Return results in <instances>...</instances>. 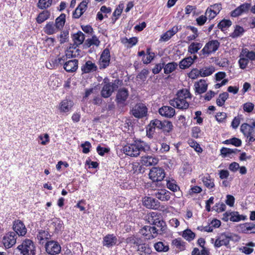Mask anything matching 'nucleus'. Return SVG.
Here are the masks:
<instances>
[{
    "mask_svg": "<svg viewBox=\"0 0 255 255\" xmlns=\"http://www.w3.org/2000/svg\"><path fill=\"white\" fill-rule=\"evenodd\" d=\"M122 150L126 155L131 157H137L141 152H146L150 150L149 145L144 141L135 140L132 143H128L123 147Z\"/></svg>",
    "mask_w": 255,
    "mask_h": 255,
    "instance_id": "nucleus-1",
    "label": "nucleus"
},
{
    "mask_svg": "<svg viewBox=\"0 0 255 255\" xmlns=\"http://www.w3.org/2000/svg\"><path fill=\"white\" fill-rule=\"evenodd\" d=\"M192 96L189 90L187 89H182L179 90L176 97L169 101L171 106L180 110H186L189 107V104L186 99H191Z\"/></svg>",
    "mask_w": 255,
    "mask_h": 255,
    "instance_id": "nucleus-2",
    "label": "nucleus"
},
{
    "mask_svg": "<svg viewBox=\"0 0 255 255\" xmlns=\"http://www.w3.org/2000/svg\"><path fill=\"white\" fill-rule=\"evenodd\" d=\"M148 222L154 225V227L159 228V232H162L166 230L165 222L163 220L161 214L157 212H152L149 213L147 216Z\"/></svg>",
    "mask_w": 255,
    "mask_h": 255,
    "instance_id": "nucleus-3",
    "label": "nucleus"
},
{
    "mask_svg": "<svg viewBox=\"0 0 255 255\" xmlns=\"http://www.w3.org/2000/svg\"><path fill=\"white\" fill-rule=\"evenodd\" d=\"M17 250L22 255H35L36 247L33 242L30 239L23 240L21 244L18 246Z\"/></svg>",
    "mask_w": 255,
    "mask_h": 255,
    "instance_id": "nucleus-4",
    "label": "nucleus"
},
{
    "mask_svg": "<svg viewBox=\"0 0 255 255\" xmlns=\"http://www.w3.org/2000/svg\"><path fill=\"white\" fill-rule=\"evenodd\" d=\"M165 172L163 169L161 167H152L149 172V178L152 180V187L156 185V182L162 181L165 177Z\"/></svg>",
    "mask_w": 255,
    "mask_h": 255,
    "instance_id": "nucleus-5",
    "label": "nucleus"
},
{
    "mask_svg": "<svg viewBox=\"0 0 255 255\" xmlns=\"http://www.w3.org/2000/svg\"><path fill=\"white\" fill-rule=\"evenodd\" d=\"M220 46V42L216 40H212L207 42L201 51V55L207 57L212 53H215Z\"/></svg>",
    "mask_w": 255,
    "mask_h": 255,
    "instance_id": "nucleus-6",
    "label": "nucleus"
},
{
    "mask_svg": "<svg viewBox=\"0 0 255 255\" xmlns=\"http://www.w3.org/2000/svg\"><path fill=\"white\" fill-rule=\"evenodd\" d=\"M107 80L104 79V85L101 91V95L105 98L110 97L114 91L118 88L117 83L109 82L107 81Z\"/></svg>",
    "mask_w": 255,
    "mask_h": 255,
    "instance_id": "nucleus-7",
    "label": "nucleus"
},
{
    "mask_svg": "<svg viewBox=\"0 0 255 255\" xmlns=\"http://www.w3.org/2000/svg\"><path fill=\"white\" fill-rule=\"evenodd\" d=\"M140 233L144 236L146 239H151L156 237L157 234H161L159 232V230L155 227H151L150 226H145L140 231Z\"/></svg>",
    "mask_w": 255,
    "mask_h": 255,
    "instance_id": "nucleus-8",
    "label": "nucleus"
},
{
    "mask_svg": "<svg viewBox=\"0 0 255 255\" xmlns=\"http://www.w3.org/2000/svg\"><path fill=\"white\" fill-rule=\"evenodd\" d=\"M131 112L132 115L135 118L141 119L146 116L147 108L144 104L138 103L132 108Z\"/></svg>",
    "mask_w": 255,
    "mask_h": 255,
    "instance_id": "nucleus-9",
    "label": "nucleus"
},
{
    "mask_svg": "<svg viewBox=\"0 0 255 255\" xmlns=\"http://www.w3.org/2000/svg\"><path fill=\"white\" fill-rule=\"evenodd\" d=\"M17 235L15 232H9L2 237V244L6 249L12 247L16 243Z\"/></svg>",
    "mask_w": 255,
    "mask_h": 255,
    "instance_id": "nucleus-10",
    "label": "nucleus"
},
{
    "mask_svg": "<svg viewBox=\"0 0 255 255\" xmlns=\"http://www.w3.org/2000/svg\"><path fill=\"white\" fill-rule=\"evenodd\" d=\"M110 57V50L108 48H105L103 51L98 62L100 69H106L109 65Z\"/></svg>",
    "mask_w": 255,
    "mask_h": 255,
    "instance_id": "nucleus-11",
    "label": "nucleus"
},
{
    "mask_svg": "<svg viewBox=\"0 0 255 255\" xmlns=\"http://www.w3.org/2000/svg\"><path fill=\"white\" fill-rule=\"evenodd\" d=\"M45 249L48 254L54 255L59 254L61 250V248L58 242L50 241L46 243Z\"/></svg>",
    "mask_w": 255,
    "mask_h": 255,
    "instance_id": "nucleus-12",
    "label": "nucleus"
},
{
    "mask_svg": "<svg viewBox=\"0 0 255 255\" xmlns=\"http://www.w3.org/2000/svg\"><path fill=\"white\" fill-rule=\"evenodd\" d=\"M12 229L16 235L24 236L27 232V229L23 223L19 220H15L13 222Z\"/></svg>",
    "mask_w": 255,
    "mask_h": 255,
    "instance_id": "nucleus-13",
    "label": "nucleus"
},
{
    "mask_svg": "<svg viewBox=\"0 0 255 255\" xmlns=\"http://www.w3.org/2000/svg\"><path fill=\"white\" fill-rule=\"evenodd\" d=\"M251 7V4L249 3H244L239 6L237 7L235 9L232 11L231 15L232 17H237L241 15L244 12H247Z\"/></svg>",
    "mask_w": 255,
    "mask_h": 255,
    "instance_id": "nucleus-14",
    "label": "nucleus"
},
{
    "mask_svg": "<svg viewBox=\"0 0 255 255\" xmlns=\"http://www.w3.org/2000/svg\"><path fill=\"white\" fill-rule=\"evenodd\" d=\"M159 114L167 118H172L175 114V109L170 106H164L159 108L158 110Z\"/></svg>",
    "mask_w": 255,
    "mask_h": 255,
    "instance_id": "nucleus-15",
    "label": "nucleus"
},
{
    "mask_svg": "<svg viewBox=\"0 0 255 255\" xmlns=\"http://www.w3.org/2000/svg\"><path fill=\"white\" fill-rule=\"evenodd\" d=\"M143 205L147 208L157 210L160 207V202L153 198L146 197L143 201Z\"/></svg>",
    "mask_w": 255,
    "mask_h": 255,
    "instance_id": "nucleus-16",
    "label": "nucleus"
},
{
    "mask_svg": "<svg viewBox=\"0 0 255 255\" xmlns=\"http://www.w3.org/2000/svg\"><path fill=\"white\" fill-rule=\"evenodd\" d=\"M98 67L96 64L90 60L87 61L81 67V70L84 73H89L95 72Z\"/></svg>",
    "mask_w": 255,
    "mask_h": 255,
    "instance_id": "nucleus-17",
    "label": "nucleus"
},
{
    "mask_svg": "<svg viewBox=\"0 0 255 255\" xmlns=\"http://www.w3.org/2000/svg\"><path fill=\"white\" fill-rule=\"evenodd\" d=\"M54 24L57 30L59 31H61L60 35L61 38L60 42L61 43H63L64 38H63V32L62 31L64 27V13H61L60 16L56 18Z\"/></svg>",
    "mask_w": 255,
    "mask_h": 255,
    "instance_id": "nucleus-18",
    "label": "nucleus"
},
{
    "mask_svg": "<svg viewBox=\"0 0 255 255\" xmlns=\"http://www.w3.org/2000/svg\"><path fill=\"white\" fill-rule=\"evenodd\" d=\"M171 193L165 190L160 189L156 191L154 195L159 200L162 201H166L170 199Z\"/></svg>",
    "mask_w": 255,
    "mask_h": 255,
    "instance_id": "nucleus-19",
    "label": "nucleus"
},
{
    "mask_svg": "<svg viewBox=\"0 0 255 255\" xmlns=\"http://www.w3.org/2000/svg\"><path fill=\"white\" fill-rule=\"evenodd\" d=\"M128 96V90L126 88L119 90L117 96L116 101L119 104H124L127 100Z\"/></svg>",
    "mask_w": 255,
    "mask_h": 255,
    "instance_id": "nucleus-20",
    "label": "nucleus"
},
{
    "mask_svg": "<svg viewBox=\"0 0 255 255\" xmlns=\"http://www.w3.org/2000/svg\"><path fill=\"white\" fill-rule=\"evenodd\" d=\"M117 242V237L113 234H108L106 235L103 241L104 246L110 248L116 244Z\"/></svg>",
    "mask_w": 255,
    "mask_h": 255,
    "instance_id": "nucleus-21",
    "label": "nucleus"
},
{
    "mask_svg": "<svg viewBox=\"0 0 255 255\" xmlns=\"http://www.w3.org/2000/svg\"><path fill=\"white\" fill-rule=\"evenodd\" d=\"M78 60H69L65 62V70L68 72H73L78 68Z\"/></svg>",
    "mask_w": 255,
    "mask_h": 255,
    "instance_id": "nucleus-22",
    "label": "nucleus"
},
{
    "mask_svg": "<svg viewBox=\"0 0 255 255\" xmlns=\"http://www.w3.org/2000/svg\"><path fill=\"white\" fill-rule=\"evenodd\" d=\"M158 159L152 156H144L141 157L140 162L143 166H149L154 165L158 162Z\"/></svg>",
    "mask_w": 255,
    "mask_h": 255,
    "instance_id": "nucleus-23",
    "label": "nucleus"
},
{
    "mask_svg": "<svg viewBox=\"0 0 255 255\" xmlns=\"http://www.w3.org/2000/svg\"><path fill=\"white\" fill-rule=\"evenodd\" d=\"M230 240L228 235L222 234L215 241V246L219 248L222 246L227 247L229 245Z\"/></svg>",
    "mask_w": 255,
    "mask_h": 255,
    "instance_id": "nucleus-24",
    "label": "nucleus"
},
{
    "mask_svg": "<svg viewBox=\"0 0 255 255\" xmlns=\"http://www.w3.org/2000/svg\"><path fill=\"white\" fill-rule=\"evenodd\" d=\"M195 93L201 94L205 93L207 90L208 85L204 80L201 79L199 82L195 83Z\"/></svg>",
    "mask_w": 255,
    "mask_h": 255,
    "instance_id": "nucleus-25",
    "label": "nucleus"
},
{
    "mask_svg": "<svg viewBox=\"0 0 255 255\" xmlns=\"http://www.w3.org/2000/svg\"><path fill=\"white\" fill-rule=\"evenodd\" d=\"M100 41L95 35H94L91 38L87 39L82 46L83 49H87L89 48L92 45H95L98 47L100 45Z\"/></svg>",
    "mask_w": 255,
    "mask_h": 255,
    "instance_id": "nucleus-26",
    "label": "nucleus"
},
{
    "mask_svg": "<svg viewBox=\"0 0 255 255\" xmlns=\"http://www.w3.org/2000/svg\"><path fill=\"white\" fill-rule=\"evenodd\" d=\"M243 233L245 234H255V224L250 222L241 225Z\"/></svg>",
    "mask_w": 255,
    "mask_h": 255,
    "instance_id": "nucleus-27",
    "label": "nucleus"
},
{
    "mask_svg": "<svg viewBox=\"0 0 255 255\" xmlns=\"http://www.w3.org/2000/svg\"><path fill=\"white\" fill-rule=\"evenodd\" d=\"M240 130L244 136L247 137H249L251 135H254L255 133V130L247 123L243 124L241 126Z\"/></svg>",
    "mask_w": 255,
    "mask_h": 255,
    "instance_id": "nucleus-28",
    "label": "nucleus"
},
{
    "mask_svg": "<svg viewBox=\"0 0 255 255\" xmlns=\"http://www.w3.org/2000/svg\"><path fill=\"white\" fill-rule=\"evenodd\" d=\"M137 251L140 255H149L152 252L150 246L146 243H141L137 248Z\"/></svg>",
    "mask_w": 255,
    "mask_h": 255,
    "instance_id": "nucleus-29",
    "label": "nucleus"
},
{
    "mask_svg": "<svg viewBox=\"0 0 255 255\" xmlns=\"http://www.w3.org/2000/svg\"><path fill=\"white\" fill-rule=\"evenodd\" d=\"M181 27L179 28V29ZM179 30L178 26H175L164 33L161 37V39L164 41L168 40L172 36L175 34Z\"/></svg>",
    "mask_w": 255,
    "mask_h": 255,
    "instance_id": "nucleus-30",
    "label": "nucleus"
},
{
    "mask_svg": "<svg viewBox=\"0 0 255 255\" xmlns=\"http://www.w3.org/2000/svg\"><path fill=\"white\" fill-rule=\"evenodd\" d=\"M37 238L39 243L43 244L45 242L51 238V235L48 231L41 230L38 232Z\"/></svg>",
    "mask_w": 255,
    "mask_h": 255,
    "instance_id": "nucleus-31",
    "label": "nucleus"
},
{
    "mask_svg": "<svg viewBox=\"0 0 255 255\" xmlns=\"http://www.w3.org/2000/svg\"><path fill=\"white\" fill-rule=\"evenodd\" d=\"M43 29L44 32L48 35L53 34L59 32L53 22H48L44 27Z\"/></svg>",
    "mask_w": 255,
    "mask_h": 255,
    "instance_id": "nucleus-32",
    "label": "nucleus"
},
{
    "mask_svg": "<svg viewBox=\"0 0 255 255\" xmlns=\"http://www.w3.org/2000/svg\"><path fill=\"white\" fill-rule=\"evenodd\" d=\"M72 39L74 43V45L77 46L82 44L85 39V36L81 31H79L73 35Z\"/></svg>",
    "mask_w": 255,
    "mask_h": 255,
    "instance_id": "nucleus-33",
    "label": "nucleus"
},
{
    "mask_svg": "<svg viewBox=\"0 0 255 255\" xmlns=\"http://www.w3.org/2000/svg\"><path fill=\"white\" fill-rule=\"evenodd\" d=\"M194 62V59L191 57H188L182 60L179 64L180 68L185 69L189 68Z\"/></svg>",
    "mask_w": 255,
    "mask_h": 255,
    "instance_id": "nucleus-34",
    "label": "nucleus"
},
{
    "mask_svg": "<svg viewBox=\"0 0 255 255\" xmlns=\"http://www.w3.org/2000/svg\"><path fill=\"white\" fill-rule=\"evenodd\" d=\"M215 69L213 66L209 67H205L199 70V73L201 77H204L211 75Z\"/></svg>",
    "mask_w": 255,
    "mask_h": 255,
    "instance_id": "nucleus-35",
    "label": "nucleus"
},
{
    "mask_svg": "<svg viewBox=\"0 0 255 255\" xmlns=\"http://www.w3.org/2000/svg\"><path fill=\"white\" fill-rule=\"evenodd\" d=\"M202 47V44L200 42H192L189 46L188 51L191 54H195Z\"/></svg>",
    "mask_w": 255,
    "mask_h": 255,
    "instance_id": "nucleus-36",
    "label": "nucleus"
},
{
    "mask_svg": "<svg viewBox=\"0 0 255 255\" xmlns=\"http://www.w3.org/2000/svg\"><path fill=\"white\" fill-rule=\"evenodd\" d=\"M245 32L244 28L240 25H237L233 33L230 34V36L233 38H236L241 36Z\"/></svg>",
    "mask_w": 255,
    "mask_h": 255,
    "instance_id": "nucleus-37",
    "label": "nucleus"
},
{
    "mask_svg": "<svg viewBox=\"0 0 255 255\" xmlns=\"http://www.w3.org/2000/svg\"><path fill=\"white\" fill-rule=\"evenodd\" d=\"M229 97V94L227 92H223L221 93L218 98L216 100V104L219 107H222L225 101L227 100Z\"/></svg>",
    "mask_w": 255,
    "mask_h": 255,
    "instance_id": "nucleus-38",
    "label": "nucleus"
},
{
    "mask_svg": "<svg viewBox=\"0 0 255 255\" xmlns=\"http://www.w3.org/2000/svg\"><path fill=\"white\" fill-rule=\"evenodd\" d=\"M177 64L175 62L168 63L163 66L164 72L166 74H168L173 72L177 68Z\"/></svg>",
    "mask_w": 255,
    "mask_h": 255,
    "instance_id": "nucleus-39",
    "label": "nucleus"
},
{
    "mask_svg": "<svg viewBox=\"0 0 255 255\" xmlns=\"http://www.w3.org/2000/svg\"><path fill=\"white\" fill-rule=\"evenodd\" d=\"M50 15V13L48 10H44L38 14L36 21L38 23H41L49 18Z\"/></svg>",
    "mask_w": 255,
    "mask_h": 255,
    "instance_id": "nucleus-40",
    "label": "nucleus"
},
{
    "mask_svg": "<svg viewBox=\"0 0 255 255\" xmlns=\"http://www.w3.org/2000/svg\"><path fill=\"white\" fill-rule=\"evenodd\" d=\"M154 247L155 250L158 252H166L169 250L168 246L162 242H158L155 243L154 245Z\"/></svg>",
    "mask_w": 255,
    "mask_h": 255,
    "instance_id": "nucleus-41",
    "label": "nucleus"
},
{
    "mask_svg": "<svg viewBox=\"0 0 255 255\" xmlns=\"http://www.w3.org/2000/svg\"><path fill=\"white\" fill-rule=\"evenodd\" d=\"M202 181L204 185L209 189L212 188L214 187V179H212L209 175L203 177Z\"/></svg>",
    "mask_w": 255,
    "mask_h": 255,
    "instance_id": "nucleus-42",
    "label": "nucleus"
},
{
    "mask_svg": "<svg viewBox=\"0 0 255 255\" xmlns=\"http://www.w3.org/2000/svg\"><path fill=\"white\" fill-rule=\"evenodd\" d=\"M48 84L53 89H56L61 85V83L59 82V79L56 76H51Z\"/></svg>",
    "mask_w": 255,
    "mask_h": 255,
    "instance_id": "nucleus-43",
    "label": "nucleus"
},
{
    "mask_svg": "<svg viewBox=\"0 0 255 255\" xmlns=\"http://www.w3.org/2000/svg\"><path fill=\"white\" fill-rule=\"evenodd\" d=\"M131 171H133V173L139 174L143 173L145 171V168L142 165H140L139 163H135L132 165Z\"/></svg>",
    "mask_w": 255,
    "mask_h": 255,
    "instance_id": "nucleus-44",
    "label": "nucleus"
},
{
    "mask_svg": "<svg viewBox=\"0 0 255 255\" xmlns=\"http://www.w3.org/2000/svg\"><path fill=\"white\" fill-rule=\"evenodd\" d=\"M223 143L225 144H232L235 146L239 147L242 144V141L240 139L237 137H233L230 139L225 140L223 142Z\"/></svg>",
    "mask_w": 255,
    "mask_h": 255,
    "instance_id": "nucleus-45",
    "label": "nucleus"
},
{
    "mask_svg": "<svg viewBox=\"0 0 255 255\" xmlns=\"http://www.w3.org/2000/svg\"><path fill=\"white\" fill-rule=\"evenodd\" d=\"M182 237L187 241H191L195 237V234L190 229H186L183 232Z\"/></svg>",
    "mask_w": 255,
    "mask_h": 255,
    "instance_id": "nucleus-46",
    "label": "nucleus"
},
{
    "mask_svg": "<svg viewBox=\"0 0 255 255\" xmlns=\"http://www.w3.org/2000/svg\"><path fill=\"white\" fill-rule=\"evenodd\" d=\"M232 23V22L230 20L224 19L218 23L217 26L218 28L223 31L224 30V28H229L231 26Z\"/></svg>",
    "mask_w": 255,
    "mask_h": 255,
    "instance_id": "nucleus-47",
    "label": "nucleus"
},
{
    "mask_svg": "<svg viewBox=\"0 0 255 255\" xmlns=\"http://www.w3.org/2000/svg\"><path fill=\"white\" fill-rule=\"evenodd\" d=\"M245 217L239 214L238 212H230V220L232 222H239L242 220H245Z\"/></svg>",
    "mask_w": 255,
    "mask_h": 255,
    "instance_id": "nucleus-48",
    "label": "nucleus"
},
{
    "mask_svg": "<svg viewBox=\"0 0 255 255\" xmlns=\"http://www.w3.org/2000/svg\"><path fill=\"white\" fill-rule=\"evenodd\" d=\"M52 0H39L37 6L41 9H46L50 6Z\"/></svg>",
    "mask_w": 255,
    "mask_h": 255,
    "instance_id": "nucleus-49",
    "label": "nucleus"
},
{
    "mask_svg": "<svg viewBox=\"0 0 255 255\" xmlns=\"http://www.w3.org/2000/svg\"><path fill=\"white\" fill-rule=\"evenodd\" d=\"M162 126L161 129L164 131L169 132L173 128L172 123L168 121L164 120L162 121Z\"/></svg>",
    "mask_w": 255,
    "mask_h": 255,
    "instance_id": "nucleus-50",
    "label": "nucleus"
},
{
    "mask_svg": "<svg viewBox=\"0 0 255 255\" xmlns=\"http://www.w3.org/2000/svg\"><path fill=\"white\" fill-rule=\"evenodd\" d=\"M127 242L128 243L135 245L138 248L139 245L141 243V240L139 238L132 236L127 238Z\"/></svg>",
    "mask_w": 255,
    "mask_h": 255,
    "instance_id": "nucleus-51",
    "label": "nucleus"
},
{
    "mask_svg": "<svg viewBox=\"0 0 255 255\" xmlns=\"http://www.w3.org/2000/svg\"><path fill=\"white\" fill-rule=\"evenodd\" d=\"M149 73V72L147 69H143L139 73L137 74L136 78L144 82L146 80Z\"/></svg>",
    "mask_w": 255,
    "mask_h": 255,
    "instance_id": "nucleus-52",
    "label": "nucleus"
},
{
    "mask_svg": "<svg viewBox=\"0 0 255 255\" xmlns=\"http://www.w3.org/2000/svg\"><path fill=\"white\" fill-rule=\"evenodd\" d=\"M88 2L89 0H84L77 6V8L79 9V11L82 13V15L86 10Z\"/></svg>",
    "mask_w": 255,
    "mask_h": 255,
    "instance_id": "nucleus-53",
    "label": "nucleus"
},
{
    "mask_svg": "<svg viewBox=\"0 0 255 255\" xmlns=\"http://www.w3.org/2000/svg\"><path fill=\"white\" fill-rule=\"evenodd\" d=\"M150 126L154 127L155 129L156 128L161 129L162 126V121H159L157 119H154L150 121Z\"/></svg>",
    "mask_w": 255,
    "mask_h": 255,
    "instance_id": "nucleus-54",
    "label": "nucleus"
},
{
    "mask_svg": "<svg viewBox=\"0 0 255 255\" xmlns=\"http://www.w3.org/2000/svg\"><path fill=\"white\" fill-rule=\"evenodd\" d=\"M240 57V58L239 60V64L240 67V68H241L242 69H244L247 67V66L249 62V60L246 57Z\"/></svg>",
    "mask_w": 255,
    "mask_h": 255,
    "instance_id": "nucleus-55",
    "label": "nucleus"
},
{
    "mask_svg": "<svg viewBox=\"0 0 255 255\" xmlns=\"http://www.w3.org/2000/svg\"><path fill=\"white\" fill-rule=\"evenodd\" d=\"M190 146L195 149V150L198 152L201 153L203 151L202 148L200 147L199 143L194 140H191L189 142Z\"/></svg>",
    "mask_w": 255,
    "mask_h": 255,
    "instance_id": "nucleus-56",
    "label": "nucleus"
},
{
    "mask_svg": "<svg viewBox=\"0 0 255 255\" xmlns=\"http://www.w3.org/2000/svg\"><path fill=\"white\" fill-rule=\"evenodd\" d=\"M218 14V12H217V10L209 7L207 9L206 11V14L208 16L210 20L213 19Z\"/></svg>",
    "mask_w": 255,
    "mask_h": 255,
    "instance_id": "nucleus-57",
    "label": "nucleus"
},
{
    "mask_svg": "<svg viewBox=\"0 0 255 255\" xmlns=\"http://www.w3.org/2000/svg\"><path fill=\"white\" fill-rule=\"evenodd\" d=\"M166 185L169 190L173 192L177 191L179 189V187L177 184H175L174 182H172L170 181H167Z\"/></svg>",
    "mask_w": 255,
    "mask_h": 255,
    "instance_id": "nucleus-58",
    "label": "nucleus"
},
{
    "mask_svg": "<svg viewBox=\"0 0 255 255\" xmlns=\"http://www.w3.org/2000/svg\"><path fill=\"white\" fill-rule=\"evenodd\" d=\"M81 146L82 147V152L84 153H88L90 151V148L91 147V144L89 141H86L82 143Z\"/></svg>",
    "mask_w": 255,
    "mask_h": 255,
    "instance_id": "nucleus-59",
    "label": "nucleus"
},
{
    "mask_svg": "<svg viewBox=\"0 0 255 255\" xmlns=\"http://www.w3.org/2000/svg\"><path fill=\"white\" fill-rule=\"evenodd\" d=\"M254 108V105L252 103L248 102L243 105L244 110L247 113H251Z\"/></svg>",
    "mask_w": 255,
    "mask_h": 255,
    "instance_id": "nucleus-60",
    "label": "nucleus"
},
{
    "mask_svg": "<svg viewBox=\"0 0 255 255\" xmlns=\"http://www.w3.org/2000/svg\"><path fill=\"white\" fill-rule=\"evenodd\" d=\"M216 120L220 123L224 122L227 118V114L226 113L221 112L218 113L215 116Z\"/></svg>",
    "mask_w": 255,
    "mask_h": 255,
    "instance_id": "nucleus-61",
    "label": "nucleus"
},
{
    "mask_svg": "<svg viewBox=\"0 0 255 255\" xmlns=\"http://www.w3.org/2000/svg\"><path fill=\"white\" fill-rule=\"evenodd\" d=\"M226 206L223 203H221V204H216L214 207V209L218 213L224 211L226 210Z\"/></svg>",
    "mask_w": 255,
    "mask_h": 255,
    "instance_id": "nucleus-62",
    "label": "nucleus"
},
{
    "mask_svg": "<svg viewBox=\"0 0 255 255\" xmlns=\"http://www.w3.org/2000/svg\"><path fill=\"white\" fill-rule=\"evenodd\" d=\"M232 152L233 151L231 150V148L227 147H223L220 150L221 154L223 157L228 156L229 154H232Z\"/></svg>",
    "mask_w": 255,
    "mask_h": 255,
    "instance_id": "nucleus-63",
    "label": "nucleus"
},
{
    "mask_svg": "<svg viewBox=\"0 0 255 255\" xmlns=\"http://www.w3.org/2000/svg\"><path fill=\"white\" fill-rule=\"evenodd\" d=\"M155 132V128L154 127L150 126L149 124L146 128V135L151 138L153 137V135Z\"/></svg>",
    "mask_w": 255,
    "mask_h": 255,
    "instance_id": "nucleus-64",
    "label": "nucleus"
}]
</instances>
